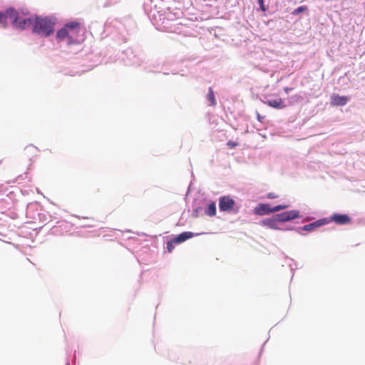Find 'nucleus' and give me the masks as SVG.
Here are the masks:
<instances>
[{"label":"nucleus","mask_w":365,"mask_h":365,"mask_svg":"<svg viewBox=\"0 0 365 365\" xmlns=\"http://www.w3.org/2000/svg\"><path fill=\"white\" fill-rule=\"evenodd\" d=\"M16 9L12 7L7 9L5 11H0V25L3 27H6V20L10 19L11 22H16L17 21V16L16 15Z\"/></svg>","instance_id":"f03ea898"},{"label":"nucleus","mask_w":365,"mask_h":365,"mask_svg":"<svg viewBox=\"0 0 365 365\" xmlns=\"http://www.w3.org/2000/svg\"><path fill=\"white\" fill-rule=\"evenodd\" d=\"M329 222V220L328 218H322L319 219L318 220H316L313 222H311L309 224L305 225L303 227H302L300 229L304 231H313L315 229L322 227L323 225H325Z\"/></svg>","instance_id":"0eeeda50"},{"label":"nucleus","mask_w":365,"mask_h":365,"mask_svg":"<svg viewBox=\"0 0 365 365\" xmlns=\"http://www.w3.org/2000/svg\"><path fill=\"white\" fill-rule=\"evenodd\" d=\"M66 365H71L69 361H67V363L66 364Z\"/></svg>","instance_id":"2f4dec72"},{"label":"nucleus","mask_w":365,"mask_h":365,"mask_svg":"<svg viewBox=\"0 0 365 365\" xmlns=\"http://www.w3.org/2000/svg\"><path fill=\"white\" fill-rule=\"evenodd\" d=\"M195 235H198V234H195L192 232H183L174 237V242L175 244H180L188 239L193 237Z\"/></svg>","instance_id":"9b49d317"},{"label":"nucleus","mask_w":365,"mask_h":365,"mask_svg":"<svg viewBox=\"0 0 365 365\" xmlns=\"http://www.w3.org/2000/svg\"><path fill=\"white\" fill-rule=\"evenodd\" d=\"M277 220L279 222H289L292 220L299 218V212L298 210H292L289 211H285L279 214H275Z\"/></svg>","instance_id":"20e7f679"},{"label":"nucleus","mask_w":365,"mask_h":365,"mask_svg":"<svg viewBox=\"0 0 365 365\" xmlns=\"http://www.w3.org/2000/svg\"><path fill=\"white\" fill-rule=\"evenodd\" d=\"M66 37H68V31L66 28L63 27L57 31L56 38L58 40L61 41Z\"/></svg>","instance_id":"f3484780"},{"label":"nucleus","mask_w":365,"mask_h":365,"mask_svg":"<svg viewBox=\"0 0 365 365\" xmlns=\"http://www.w3.org/2000/svg\"><path fill=\"white\" fill-rule=\"evenodd\" d=\"M349 98L347 96H341L338 94H334L331 97V103L336 106H343L347 103Z\"/></svg>","instance_id":"9d476101"},{"label":"nucleus","mask_w":365,"mask_h":365,"mask_svg":"<svg viewBox=\"0 0 365 365\" xmlns=\"http://www.w3.org/2000/svg\"><path fill=\"white\" fill-rule=\"evenodd\" d=\"M142 63V60L135 55H133V58H130V64L133 66H138Z\"/></svg>","instance_id":"6ab92c4d"},{"label":"nucleus","mask_w":365,"mask_h":365,"mask_svg":"<svg viewBox=\"0 0 365 365\" xmlns=\"http://www.w3.org/2000/svg\"><path fill=\"white\" fill-rule=\"evenodd\" d=\"M235 205V200L230 196H223L219 199V208L222 212H230Z\"/></svg>","instance_id":"39448f33"},{"label":"nucleus","mask_w":365,"mask_h":365,"mask_svg":"<svg viewBox=\"0 0 365 365\" xmlns=\"http://www.w3.org/2000/svg\"><path fill=\"white\" fill-rule=\"evenodd\" d=\"M37 151L38 148L33 145H28L24 148L25 155L29 160H31L32 158L36 155Z\"/></svg>","instance_id":"ddd939ff"},{"label":"nucleus","mask_w":365,"mask_h":365,"mask_svg":"<svg viewBox=\"0 0 365 365\" xmlns=\"http://www.w3.org/2000/svg\"><path fill=\"white\" fill-rule=\"evenodd\" d=\"M257 119H258V120H259V121H260V122H262V119H264V116L260 115V114H259L258 112H257Z\"/></svg>","instance_id":"cd10ccee"},{"label":"nucleus","mask_w":365,"mask_h":365,"mask_svg":"<svg viewBox=\"0 0 365 365\" xmlns=\"http://www.w3.org/2000/svg\"><path fill=\"white\" fill-rule=\"evenodd\" d=\"M280 207H282V210H284V209H287V207H289V205H279Z\"/></svg>","instance_id":"c756f323"},{"label":"nucleus","mask_w":365,"mask_h":365,"mask_svg":"<svg viewBox=\"0 0 365 365\" xmlns=\"http://www.w3.org/2000/svg\"><path fill=\"white\" fill-rule=\"evenodd\" d=\"M130 53V54H133V53H132V51H126V53H127V54H128V53Z\"/></svg>","instance_id":"7c9ffc66"},{"label":"nucleus","mask_w":365,"mask_h":365,"mask_svg":"<svg viewBox=\"0 0 365 365\" xmlns=\"http://www.w3.org/2000/svg\"><path fill=\"white\" fill-rule=\"evenodd\" d=\"M254 213L257 215H266L271 212V206L269 204L259 203L254 209Z\"/></svg>","instance_id":"1a4fd4ad"},{"label":"nucleus","mask_w":365,"mask_h":365,"mask_svg":"<svg viewBox=\"0 0 365 365\" xmlns=\"http://www.w3.org/2000/svg\"><path fill=\"white\" fill-rule=\"evenodd\" d=\"M180 14L181 11L180 10H178L175 13H172L170 11V9H168V12L165 13V19L169 21H173L174 19L179 18Z\"/></svg>","instance_id":"dca6fc26"},{"label":"nucleus","mask_w":365,"mask_h":365,"mask_svg":"<svg viewBox=\"0 0 365 365\" xmlns=\"http://www.w3.org/2000/svg\"><path fill=\"white\" fill-rule=\"evenodd\" d=\"M292 90V88H289V87H286L284 88V91L287 94H288Z\"/></svg>","instance_id":"c85d7f7f"},{"label":"nucleus","mask_w":365,"mask_h":365,"mask_svg":"<svg viewBox=\"0 0 365 365\" xmlns=\"http://www.w3.org/2000/svg\"><path fill=\"white\" fill-rule=\"evenodd\" d=\"M216 212V204L215 202L209 203L205 209V214L209 217L215 216Z\"/></svg>","instance_id":"4468645a"},{"label":"nucleus","mask_w":365,"mask_h":365,"mask_svg":"<svg viewBox=\"0 0 365 365\" xmlns=\"http://www.w3.org/2000/svg\"><path fill=\"white\" fill-rule=\"evenodd\" d=\"M280 210H282V207L279 205H276V206H274V207H271V212L272 213L277 212H279Z\"/></svg>","instance_id":"b1692460"},{"label":"nucleus","mask_w":365,"mask_h":365,"mask_svg":"<svg viewBox=\"0 0 365 365\" xmlns=\"http://www.w3.org/2000/svg\"><path fill=\"white\" fill-rule=\"evenodd\" d=\"M276 215H274L270 218H265L261 221V225L267 227L268 228L277 230H292V227H287L286 229H283L282 227H278L279 221L277 220Z\"/></svg>","instance_id":"423d86ee"},{"label":"nucleus","mask_w":365,"mask_h":365,"mask_svg":"<svg viewBox=\"0 0 365 365\" xmlns=\"http://www.w3.org/2000/svg\"><path fill=\"white\" fill-rule=\"evenodd\" d=\"M202 210V207H200V206L195 207L193 209L192 213V217H198L200 215Z\"/></svg>","instance_id":"412c9836"},{"label":"nucleus","mask_w":365,"mask_h":365,"mask_svg":"<svg viewBox=\"0 0 365 365\" xmlns=\"http://www.w3.org/2000/svg\"><path fill=\"white\" fill-rule=\"evenodd\" d=\"M301 98L299 95H294L290 98L292 102H297Z\"/></svg>","instance_id":"393cba45"},{"label":"nucleus","mask_w":365,"mask_h":365,"mask_svg":"<svg viewBox=\"0 0 365 365\" xmlns=\"http://www.w3.org/2000/svg\"><path fill=\"white\" fill-rule=\"evenodd\" d=\"M33 32L43 37H47L54 32V23L48 17H36L33 25Z\"/></svg>","instance_id":"f257e3e1"},{"label":"nucleus","mask_w":365,"mask_h":365,"mask_svg":"<svg viewBox=\"0 0 365 365\" xmlns=\"http://www.w3.org/2000/svg\"><path fill=\"white\" fill-rule=\"evenodd\" d=\"M305 10H307V7L304 6H300L299 7H297V9H295L292 12V14L293 15H298L301 13H302L303 11H304Z\"/></svg>","instance_id":"aec40b11"},{"label":"nucleus","mask_w":365,"mask_h":365,"mask_svg":"<svg viewBox=\"0 0 365 365\" xmlns=\"http://www.w3.org/2000/svg\"><path fill=\"white\" fill-rule=\"evenodd\" d=\"M206 100L209 102V106L215 107L217 105L216 98L212 87L208 89V93L206 95Z\"/></svg>","instance_id":"2eb2a0df"},{"label":"nucleus","mask_w":365,"mask_h":365,"mask_svg":"<svg viewBox=\"0 0 365 365\" xmlns=\"http://www.w3.org/2000/svg\"><path fill=\"white\" fill-rule=\"evenodd\" d=\"M264 103L267 104L272 108L276 109H282L286 107V105L281 98H270L267 99Z\"/></svg>","instance_id":"f8f14e48"},{"label":"nucleus","mask_w":365,"mask_h":365,"mask_svg":"<svg viewBox=\"0 0 365 365\" xmlns=\"http://www.w3.org/2000/svg\"><path fill=\"white\" fill-rule=\"evenodd\" d=\"M78 26H79V24L78 22L72 21V22H69V23L66 24L64 27L68 29V30L73 31V30H75L76 29H77Z\"/></svg>","instance_id":"a211bd4d"},{"label":"nucleus","mask_w":365,"mask_h":365,"mask_svg":"<svg viewBox=\"0 0 365 365\" xmlns=\"http://www.w3.org/2000/svg\"><path fill=\"white\" fill-rule=\"evenodd\" d=\"M15 14L17 16V21L12 22L14 27L24 30L30 26H33L35 19L31 17H21L16 10Z\"/></svg>","instance_id":"7ed1b4c3"},{"label":"nucleus","mask_w":365,"mask_h":365,"mask_svg":"<svg viewBox=\"0 0 365 365\" xmlns=\"http://www.w3.org/2000/svg\"><path fill=\"white\" fill-rule=\"evenodd\" d=\"M257 3L259 4L262 11H265L267 10V7L264 4V0H257Z\"/></svg>","instance_id":"5701e85b"},{"label":"nucleus","mask_w":365,"mask_h":365,"mask_svg":"<svg viewBox=\"0 0 365 365\" xmlns=\"http://www.w3.org/2000/svg\"><path fill=\"white\" fill-rule=\"evenodd\" d=\"M174 244H175L174 242V237L167 242V250L169 252H171L174 249Z\"/></svg>","instance_id":"4be33fe9"},{"label":"nucleus","mask_w":365,"mask_h":365,"mask_svg":"<svg viewBox=\"0 0 365 365\" xmlns=\"http://www.w3.org/2000/svg\"><path fill=\"white\" fill-rule=\"evenodd\" d=\"M277 197V195L273 192H269L267 194V198L269 199H274Z\"/></svg>","instance_id":"bb28decb"},{"label":"nucleus","mask_w":365,"mask_h":365,"mask_svg":"<svg viewBox=\"0 0 365 365\" xmlns=\"http://www.w3.org/2000/svg\"><path fill=\"white\" fill-rule=\"evenodd\" d=\"M329 220L334 222L336 224L343 225L349 224L351 221V219L346 214L334 213Z\"/></svg>","instance_id":"6e6552de"},{"label":"nucleus","mask_w":365,"mask_h":365,"mask_svg":"<svg viewBox=\"0 0 365 365\" xmlns=\"http://www.w3.org/2000/svg\"><path fill=\"white\" fill-rule=\"evenodd\" d=\"M227 145H228L229 148H235V147H236L237 145V143L229 140L227 142Z\"/></svg>","instance_id":"a878e982"}]
</instances>
